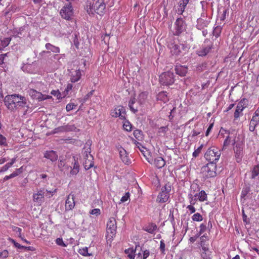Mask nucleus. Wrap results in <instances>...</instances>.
<instances>
[{
    "instance_id": "obj_47",
    "label": "nucleus",
    "mask_w": 259,
    "mask_h": 259,
    "mask_svg": "<svg viewBox=\"0 0 259 259\" xmlns=\"http://www.w3.org/2000/svg\"><path fill=\"white\" fill-rule=\"evenodd\" d=\"M221 31L222 27L220 26H217L213 30V35L217 37L220 36Z\"/></svg>"
},
{
    "instance_id": "obj_37",
    "label": "nucleus",
    "mask_w": 259,
    "mask_h": 259,
    "mask_svg": "<svg viewBox=\"0 0 259 259\" xmlns=\"http://www.w3.org/2000/svg\"><path fill=\"white\" fill-rule=\"evenodd\" d=\"M259 124V121L258 119L257 120L255 119V118H252L250 124H249V130L250 132H254L255 127L257 125Z\"/></svg>"
},
{
    "instance_id": "obj_29",
    "label": "nucleus",
    "mask_w": 259,
    "mask_h": 259,
    "mask_svg": "<svg viewBox=\"0 0 259 259\" xmlns=\"http://www.w3.org/2000/svg\"><path fill=\"white\" fill-rule=\"evenodd\" d=\"M156 99L157 100L162 101L164 103L167 102L169 100L166 92L164 91L159 93L156 96Z\"/></svg>"
},
{
    "instance_id": "obj_11",
    "label": "nucleus",
    "mask_w": 259,
    "mask_h": 259,
    "mask_svg": "<svg viewBox=\"0 0 259 259\" xmlns=\"http://www.w3.org/2000/svg\"><path fill=\"white\" fill-rule=\"evenodd\" d=\"M125 109L123 106H118L112 110L111 115L114 117H119L121 119L125 118Z\"/></svg>"
},
{
    "instance_id": "obj_15",
    "label": "nucleus",
    "mask_w": 259,
    "mask_h": 259,
    "mask_svg": "<svg viewBox=\"0 0 259 259\" xmlns=\"http://www.w3.org/2000/svg\"><path fill=\"white\" fill-rule=\"evenodd\" d=\"M45 191L44 189L38 190L37 193L33 194V201L40 204L44 200Z\"/></svg>"
},
{
    "instance_id": "obj_25",
    "label": "nucleus",
    "mask_w": 259,
    "mask_h": 259,
    "mask_svg": "<svg viewBox=\"0 0 259 259\" xmlns=\"http://www.w3.org/2000/svg\"><path fill=\"white\" fill-rule=\"evenodd\" d=\"M81 76V71L79 69L75 70L71 73L70 81L72 82H77L80 79Z\"/></svg>"
},
{
    "instance_id": "obj_36",
    "label": "nucleus",
    "mask_w": 259,
    "mask_h": 259,
    "mask_svg": "<svg viewBox=\"0 0 259 259\" xmlns=\"http://www.w3.org/2000/svg\"><path fill=\"white\" fill-rule=\"evenodd\" d=\"M45 47L47 50H50L53 53H59L60 52V49L59 47L53 46L50 43L46 44Z\"/></svg>"
},
{
    "instance_id": "obj_30",
    "label": "nucleus",
    "mask_w": 259,
    "mask_h": 259,
    "mask_svg": "<svg viewBox=\"0 0 259 259\" xmlns=\"http://www.w3.org/2000/svg\"><path fill=\"white\" fill-rule=\"evenodd\" d=\"M93 156L90 155V158L85 160L83 165L84 167L86 170L89 169L90 168L94 166Z\"/></svg>"
},
{
    "instance_id": "obj_2",
    "label": "nucleus",
    "mask_w": 259,
    "mask_h": 259,
    "mask_svg": "<svg viewBox=\"0 0 259 259\" xmlns=\"http://www.w3.org/2000/svg\"><path fill=\"white\" fill-rule=\"evenodd\" d=\"M105 7L106 6L103 0H98L92 4L91 2L89 4H87L86 9L89 15L93 14L95 12L100 15H103Z\"/></svg>"
},
{
    "instance_id": "obj_40",
    "label": "nucleus",
    "mask_w": 259,
    "mask_h": 259,
    "mask_svg": "<svg viewBox=\"0 0 259 259\" xmlns=\"http://www.w3.org/2000/svg\"><path fill=\"white\" fill-rule=\"evenodd\" d=\"M259 174V163L255 165L251 171V179H254Z\"/></svg>"
},
{
    "instance_id": "obj_5",
    "label": "nucleus",
    "mask_w": 259,
    "mask_h": 259,
    "mask_svg": "<svg viewBox=\"0 0 259 259\" xmlns=\"http://www.w3.org/2000/svg\"><path fill=\"white\" fill-rule=\"evenodd\" d=\"M172 185L169 182L166 183L161 188V191L158 195L156 201L159 203L166 202L169 197Z\"/></svg>"
},
{
    "instance_id": "obj_48",
    "label": "nucleus",
    "mask_w": 259,
    "mask_h": 259,
    "mask_svg": "<svg viewBox=\"0 0 259 259\" xmlns=\"http://www.w3.org/2000/svg\"><path fill=\"white\" fill-rule=\"evenodd\" d=\"M242 111L243 110H242L241 109L237 108V107H236L234 114V119H237L240 116L242 115Z\"/></svg>"
},
{
    "instance_id": "obj_44",
    "label": "nucleus",
    "mask_w": 259,
    "mask_h": 259,
    "mask_svg": "<svg viewBox=\"0 0 259 259\" xmlns=\"http://www.w3.org/2000/svg\"><path fill=\"white\" fill-rule=\"evenodd\" d=\"M249 191H250L249 186H247V185H245V186L243 188L242 192H241V198H244L247 195V194L249 192Z\"/></svg>"
},
{
    "instance_id": "obj_55",
    "label": "nucleus",
    "mask_w": 259,
    "mask_h": 259,
    "mask_svg": "<svg viewBox=\"0 0 259 259\" xmlns=\"http://www.w3.org/2000/svg\"><path fill=\"white\" fill-rule=\"evenodd\" d=\"M9 255V252L7 250H4L0 252V259L7 258Z\"/></svg>"
},
{
    "instance_id": "obj_4",
    "label": "nucleus",
    "mask_w": 259,
    "mask_h": 259,
    "mask_svg": "<svg viewBox=\"0 0 259 259\" xmlns=\"http://www.w3.org/2000/svg\"><path fill=\"white\" fill-rule=\"evenodd\" d=\"M187 29V24L184 18H178L174 23V34L176 36H180L186 32Z\"/></svg>"
},
{
    "instance_id": "obj_50",
    "label": "nucleus",
    "mask_w": 259,
    "mask_h": 259,
    "mask_svg": "<svg viewBox=\"0 0 259 259\" xmlns=\"http://www.w3.org/2000/svg\"><path fill=\"white\" fill-rule=\"evenodd\" d=\"M203 145H201L197 149H196L193 153V156L194 157H197L199 155L201 151Z\"/></svg>"
},
{
    "instance_id": "obj_60",
    "label": "nucleus",
    "mask_w": 259,
    "mask_h": 259,
    "mask_svg": "<svg viewBox=\"0 0 259 259\" xmlns=\"http://www.w3.org/2000/svg\"><path fill=\"white\" fill-rule=\"evenodd\" d=\"M0 145L2 146L7 145L6 138L2 135H0Z\"/></svg>"
},
{
    "instance_id": "obj_9",
    "label": "nucleus",
    "mask_w": 259,
    "mask_h": 259,
    "mask_svg": "<svg viewBox=\"0 0 259 259\" xmlns=\"http://www.w3.org/2000/svg\"><path fill=\"white\" fill-rule=\"evenodd\" d=\"M116 222L114 218H110L107 224V233L108 237L113 238L116 232Z\"/></svg>"
},
{
    "instance_id": "obj_24",
    "label": "nucleus",
    "mask_w": 259,
    "mask_h": 259,
    "mask_svg": "<svg viewBox=\"0 0 259 259\" xmlns=\"http://www.w3.org/2000/svg\"><path fill=\"white\" fill-rule=\"evenodd\" d=\"M136 99L135 97L132 98L128 102V107L134 113H136L139 109V105L136 104Z\"/></svg>"
},
{
    "instance_id": "obj_38",
    "label": "nucleus",
    "mask_w": 259,
    "mask_h": 259,
    "mask_svg": "<svg viewBox=\"0 0 259 259\" xmlns=\"http://www.w3.org/2000/svg\"><path fill=\"white\" fill-rule=\"evenodd\" d=\"M16 158H13L11 159V162L7 163L4 166H3L0 172L7 171L16 161Z\"/></svg>"
},
{
    "instance_id": "obj_49",
    "label": "nucleus",
    "mask_w": 259,
    "mask_h": 259,
    "mask_svg": "<svg viewBox=\"0 0 259 259\" xmlns=\"http://www.w3.org/2000/svg\"><path fill=\"white\" fill-rule=\"evenodd\" d=\"M165 243H164V241L163 240H161L160 242V247H159V249L160 250V251L161 252V253L164 254L165 253Z\"/></svg>"
},
{
    "instance_id": "obj_19",
    "label": "nucleus",
    "mask_w": 259,
    "mask_h": 259,
    "mask_svg": "<svg viewBox=\"0 0 259 259\" xmlns=\"http://www.w3.org/2000/svg\"><path fill=\"white\" fill-rule=\"evenodd\" d=\"M175 70L178 75L181 76H185L188 72V68L185 66L176 65Z\"/></svg>"
},
{
    "instance_id": "obj_7",
    "label": "nucleus",
    "mask_w": 259,
    "mask_h": 259,
    "mask_svg": "<svg viewBox=\"0 0 259 259\" xmlns=\"http://www.w3.org/2000/svg\"><path fill=\"white\" fill-rule=\"evenodd\" d=\"M175 75L172 72L167 71L162 73L159 76V81L163 85H170L175 81Z\"/></svg>"
},
{
    "instance_id": "obj_39",
    "label": "nucleus",
    "mask_w": 259,
    "mask_h": 259,
    "mask_svg": "<svg viewBox=\"0 0 259 259\" xmlns=\"http://www.w3.org/2000/svg\"><path fill=\"white\" fill-rule=\"evenodd\" d=\"M229 13V9H223L222 13L220 12L218 15V19H220L221 21H224L226 18L227 14Z\"/></svg>"
},
{
    "instance_id": "obj_46",
    "label": "nucleus",
    "mask_w": 259,
    "mask_h": 259,
    "mask_svg": "<svg viewBox=\"0 0 259 259\" xmlns=\"http://www.w3.org/2000/svg\"><path fill=\"white\" fill-rule=\"evenodd\" d=\"M58 167L60 170L63 171L65 168H68L69 166L65 165L64 160H60L58 161Z\"/></svg>"
},
{
    "instance_id": "obj_18",
    "label": "nucleus",
    "mask_w": 259,
    "mask_h": 259,
    "mask_svg": "<svg viewBox=\"0 0 259 259\" xmlns=\"http://www.w3.org/2000/svg\"><path fill=\"white\" fill-rule=\"evenodd\" d=\"M44 157L49 159L52 162L56 161L58 159V155L56 152L53 150L46 151L44 154Z\"/></svg>"
},
{
    "instance_id": "obj_14",
    "label": "nucleus",
    "mask_w": 259,
    "mask_h": 259,
    "mask_svg": "<svg viewBox=\"0 0 259 259\" xmlns=\"http://www.w3.org/2000/svg\"><path fill=\"white\" fill-rule=\"evenodd\" d=\"M28 93L32 99L38 100L39 101L47 99V98L44 97V95H42L40 92H37L34 89H29L28 91Z\"/></svg>"
},
{
    "instance_id": "obj_22",
    "label": "nucleus",
    "mask_w": 259,
    "mask_h": 259,
    "mask_svg": "<svg viewBox=\"0 0 259 259\" xmlns=\"http://www.w3.org/2000/svg\"><path fill=\"white\" fill-rule=\"evenodd\" d=\"M189 2V0H182L179 2L178 9L177 10V12L178 14H183Z\"/></svg>"
},
{
    "instance_id": "obj_8",
    "label": "nucleus",
    "mask_w": 259,
    "mask_h": 259,
    "mask_svg": "<svg viewBox=\"0 0 259 259\" xmlns=\"http://www.w3.org/2000/svg\"><path fill=\"white\" fill-rule=\"evenodd\" d=\"M61 17L67 20H70L73 15V9L70 3L65 4L60 11Z\"/></svg>"
},
{
    "instance_id": "obj_17",
    "label": "nucleus",
    "mask_w": 259,
    "mask_h": 259,
    "mask_svg": "<svg viewBox=\"0 0 259 259\" xmlns=\"http://www.w3.org/2000/svg\"><path fill=\"white\" fill-rule=\"evenodd\" d=\"M212 45H203L202 47L197 51L198 56L203 57L206 56L211 50Z\"/></svg>"
},
{
    "instance_id": "obj_63",
    "label": "nucleus",
    "mask_w": 259,
    "mask_h": 259,
    "mask_svg": "<svg viewBox=\"0 0 259 259\" xmlns=\"http://www.w3.org/2000/svg\"><path fill=\"white\" fill-rule=\"evenodd\" d=\"M56 243L57 245L61 246H66V245L64 243L62 238H58L56 240Z\"/></svg>"
},
{
    "instance_id": "obj_10",
    "label": "nucleus",
    "mask_w": 259,
    "mask_h": 259,
    "mask_svg": "<svg viewBox=\"0 0 259 259\" xmlns=\"http://www.w3.org/2000/svg\"><path fill=\"white\" fill-rule=\"evenodd\" d=\"M169 48L172 55L178 56L182 54V50H185L188 47L184 44L178 45L173 43L169 46Z\"/></svg>"
},
{
    "instance_id": "obj_57",
    "label": "nucleus",
    "mask_w": 259,
    "mask_h": 259,
    "mask_svg": "<svg viewBox=\"0 0 259 259\" xmlns=\"http://www.w3.org/2000/svg\"><path fill=\"white\" fill-rule=\"evenodd\" d=\"M90 213L98 216L101 214V210L99 208H94L90 211Z\"/></svg>"
},
{
    "instance_id": "obj_62",
    "label": "nucleus",
    "mask_w": 259,
    "mask_h": 259,
    "mask_svg": "<svg viewBox=\"0 0 259 259\" xmlns=\"http://www.w3.org/2000/svg\"><path fill=\"white\" fill-rule=\"evenodd\" d=\"M11 242L14 244V246L19 248V249H23V248H26L27 247L22 246L19 244L18 243L16 242L14 239H11Z\"/></svg>"
},
{
    "instance_id": "obj_12",
    "label": "nucleus",
    "mask_w": 259,
    "mask_h": 259,
    "mask_svg": "<svg viewBox=\"0 0 259 259\" xmlns=\"http://www.w3.org/2000/svg\"><path fill=\"white\" fill-rule=\"evenodd\" d=\"M210 22V18H199L197 20L196 28L198 30L204 29L208 27Z\"/></svg>"
},
{
    "instance_id": "obj_61",
    "label": "nucleus",
    "mask_w": 259,
    "mask_h": 259,
    "mask_svg": "<svg viewBox=\"0 0 259 259\" xmlns=\"http://www.w3.org/2000/svg\"><path fill=\"white\" fill-rule=\"evenodd\" d=\"M72 88H73V85L72 84L68 83L67 84V85L64 91V94L65 96H66L67 95H68V92L71 91L72 89Z\"/></svg>"
},
{
    "instance_id": "obj_54",
    "label": "nucleus",
    "mask_w": 259,
    "mask_h": 259,
    "mask_svg": "<svg viewBox=\"0 0 259 259\" xmlns=\"http://www.w3.org/2000/svg\"><path fill=\"white\" fill-rule=\"evenodd\" d=\"M230 143H231V140H230V137L229 136H228L226 137V138L225 139V141L224 142L223 150L226 149V148L229 145H230Z\"/></svg>"
},
{
    "instance_id": "obj_64",
    "label": "nucleus",
    "mask_w": 259,
    "mask_h": 259,
    "mask_svg": "<svg viewBox=\"0 0 259 259\" xmlns=\"http://www.w3.org/2000/svg\"><path fill=\"white\" fill-rule=\"evenodd\" d=\"M142 252H143L142 256H143V259H146L148 257V256L149 255V254H150L149 250H147V249H143Z\"/></svg>"
},
{
    "instance_id": "obj_3",
    "label": "nucleus",
    "mask_w": 259,
    "mask_h": 259,
    "mask_svg": "<svg viewBox=\"0 0 259 259\" xmlns=\"http://www.w3.org/2000/svg\"><path fill=\"white\" fill-rule=\"evenodd\" d=\"M221 151L214 147H210L207 149L204 154V157L209 163H216L220 158Z\"/></svg>"
},
{
    "instance_id": "obj_28",
    "label": "nucleus",
    "mask_w": 259,
    "mask_h": 259,
    "mask_svg": "<svg viewBox=\"0 0 259 259\" xmlns=\"http://www.w3.org/2000/svg\"><path fill=\"white\" fill-rule=\"evenodd\" d=\"M143 248L139 245H136L134 250L135 258V259H143Z\"/></svg>"
},
{
    "instance_id": "obj_32",
    "label": "nucleus",
    "mask_w": 259,
    "mask_h": 259,
    "mask_svg": "<svg viewBox=\"0 0 259 259\" xmlns=\"http://www.w3.org/2000/svg\"><path fill=\"white\" fill-rule=\"evenodd\" d=\"M157 228V226L155 224L151 223L147 226L145 227V228H144V230L150 234H153Z\"/></svg>"
},
{
    "instance_id": "obj_56",
    "label": "nucleus",
    "mask_w": 259,
    "mask_h": 259,
    "mask_svg": "<svg viewBox=\"0 0 259 259\" xmlns=\"http://www.w3.org/2000/svg\"><path fill=\"white\" fill-rule=\"evenodd\" d=\"M124 130L127 131H131L132 130V125L128 121H125L123 125Z\"/></svg>"
},
{
    "instance_id": "obj_53",
    "label": "nucleus",
    "mask_w": 259,
    "mask_h": 259,
    "mask_svg": "<svg viewBox=\"0 0 259 259\" xmlns=\"http://www.w3.org/2000/svg\"><path fill=\"white\" fill-rule=\"evenodd\" d=\"M199 234H202L207 229L206 224L202 223L200 225Z\"/></svg>"
},
{
    "instance_id": "obj_6",
    "label": "nucleus",
    "mask_w": 259,
    "mask_h": 259,
    "mask_svg": "<svg viewBox=\"0 0 259 259\" xmlns=\"http://www.w3.org/2000/svg\"><path fill=\"white\" fill-rule=\"evenodd\" d=\"M217 165L213 163H208L201 168V172L206 178L214 177L216 173Z\"/></svg>"
},
{
    "instance_id": "obj_16",
    "label": "nucleus",
    "mask_w": 259,
    "mask_h": 259,
    "mask_svg": "<svg viewBox=\"0 0 259 259\" xmlns=\"http://www.w3.org/2000/svg\"><path fill=\"white\" fill-rule=\"evenodd\" d=\"M71 168L70 174L72 175H76L79 171V165L77 159L75 158V156H73L72 160V166H70Z\"/></svg>"
},
{
    "instance_id": "obj_1",
    "label": "nucleus",
    "mask_w": 259,
    "mask_h": 259,
    "mask_svg": "<svg viewBox=\"0 0 259 259\" xmlns=\"http://www.w3.org/2000/svg\"><path fill=\"white\" fill-rule=\"evenodd\" d=\"M4 103L9 109L13 111L25 107L29 108L26 98L19 94H14L6 96Z\"/></svg>"
},
{
    "instance_id": "obj_35",
    "label": "nucleus",
    "mask_w": 259,
    "mask_h": 259,
    "mask_svg": "<svg viewBox=\"0 0 259 259\" xmlns=\"http://www.w3.org/2000/svg\"><path fill=\"white\" fill-rule=\"evenodd\" d=\"M148 93L146 92L141 93L138 97V102L139 105L144 104L147 98Z\"/></svg>"
},
{
    "instance_id": "obj_58",
    "label": "nucleus",
    "mask_w": 259,
    "mask_h": 259,
    "mask_svg": "<svg viewBox=\"0 0 259 259\" xmlns=\"http://www.w3.org/2000/svg\"><path fill=\"white\" fill-rule=\"evenodd\" d=\"M76 106L74 103H69L66 106V110L67 112H69L73 110Z\"/></svg>"
},
{
    "instance_id": "obj_51",
    "label": "nucleus",
    "mask_w": 259,
    "mask_h": 259,
    "mask_svg": "<svg viewBox=\"0 0 259 259\" xmlns=\"http://www.w3.org/2000/svg\"><path fill=\"white\" fill-rule=\"evenodd\" d=\"M133 134L135 137L138 140L142 138V132L140 130H136L134 131Z\"/></svg>"
},
{
    "instance_id": "obj_41",
    "label": "nucleus",
    "mask_w": 259,
    "mask_h": 259,
    "mask_svg": "<svg viewBox=\"0 0 259 259\" xmlns=\"http://www.w3.org/2000/svg\"><path fill=\"white\" fill-rule=\"evenodd\" d=\"M188 198L189 200L190 205H194L196 203L197 198H194L192 191L188 194Z\"/></svg>"
},
{
    "instance_id": "obj_23",
    "label": "nucleus",
    "mask_w": 259,
    "mask_h": 259,
    "mask_svg": "<svg viewBox=\"0 0 259 259\" xmlns=\"http://www.w3.org/2000/svg\"><path fill=\"white\" fill-rule=\"evenodd\" d=\"M234 150L237 161L239 162L241 159L243 148L240 144H236V146L234 147Z\"/></svg>"
},
{
    "instance_id": "obj_26",
    "label": "nucleus",
    "mask_w": 259,
    "mask_h": 259,
    "mask_svg": "<svg viewBox=\"0 0 259 259\" xmlns=\"http://www.w3.org/2000/svg\"><path fill=\"white\" fill-rule=\"evenodd\" d=\"M120 157L122 162L128 164L130 163V160L126 154V152L124 149L121 148L119 151Z\"/></svg>"
},
{
    "instance_id": "obj_20",
    "label": "nucleus",
    "mask_w": 259,
    "mask_h": 259,
    "mask_svg": "<svg viewBox=\"0 0 259 259\" xmlns=\"http://www.w3.org/2000/svg\"><path fill=\"white\" fill-rule=\"evenodd\" d=\"M92 145V141L88 140L84 147V151L82 152L85 159H90L91 153V146Z\"/></svg>"
},
{
    "instance_id": "obj_27",
    "label": "nucleus",
    "mask_w": 259,
    "mask_h": 259,
    "mask_svg": "<svg viewBox=\"0 0 259 259\" xmlns=\"http://www.w3.org/2000/svg\"><path fill=\"white\" fill-rule=\"evenodd\" d=\"M154 164L157 168H161L165 165V161L162 157H157L154 159Z\"/></svg>"
},
{
    "instance_id": "obj_33",
    "label": "nucleus",
    "mask_w": 259,
    "mask_h": 259,
    "mask_svg": "<svg viewBox=\"0 0 259 259\" xmlns=\"http://www.w3.org/2000/svg\"><path fill=\"white\" fill-rule=\"evenodd\" d=\"M22 172V168H17L16 169V170L15 171H14L13 173H12L9 176H6L4 178V180L7 181L10 179H12V178L17 176L19 174H20Z\"/></svg>"
},
{
    "instance_id": "obj_21",
    "label": "nucleus",
    "mask_w": 259,
    "mask_h": 259,
    "mask_svg": "<svg viewBox=\"0 0 259 259\" xmlns=\"http://www.w3.org/2000/svg\"><path fill=\"white\" fill-rule=\"evenodd\" d=\"M209 245L203 246L202 247V252L201 256L203 259H211V251L209 250Z\"/></svg>"
},
{
    "instance_id": "obj_43",
    "label": "nucleus",
    "mask_w": 259,
    "mask_h": 259,
    "mask_svg": "<svg viewBox=\"0 0 259 259\" xmlns=\"http://www.w3.org/2000/svg\"><path fill=\"white\" fill-rule=\"evenodd\" d=\"M78 252L79 254L84 256H90L92 255V254L88 252V248L87 247L79 249Z\"/></svg>"
},
{
    "instance_id": "obj_13",
    "label": "nucleus",
    "mask_w": 259,
    "mask_h": 259,
    "mask_svg": "<svg viewBox=\"0 0 259 259\" xmlns=\"http://www.w3.org/2000/svg\"><path fill=\"white\" fill-rule=\"evenodd\" d=\"M75 206L74 196L70 194L65 201V207L66 211L72 210Z\"/></svg>"
},
{
    "instance_id": "obj_42",
    "label": "nucleus",
    "mask_w": 259,
    "mask_h": 259,
    "mask_svg": "<svg viewBox=\"0 0 259 259\" xmlns=\"http://www.w3.org/2000/svg\"><path fill=\"white\" fill-rule=\"evenodd\" d=\"M198 199L200 201H204L207 200V194L204 190H201L198 193Z\"/></svg>"
},
{
    "instance_id": "obj_31",
    "label": "nucleus",
    "mask_w": 259,
    "mask_h": 259,
    "mask_svg": "<svg viewBox=\"0 0 259 259\" xmlns=\"http://www.w3.org/2000/svg\"><path fill=\"white\" fill-rule=\"evenodd\" d=\"M11 40L10 37H6L0 39V51L7 47Z\"/></svg>"
},
{
    "instance_id": "obj_34",
    "label": "nucleus",
    "mask_w": 259,
    "mask_h": 259,
    "mask_svg": "<svg viewBox=\"0 0 259 259\" xmlns=\"http://www.w3.org/2000/svg\"><path fill=\"white\" fill-rule=\"evenodd\" d=\"M248 105V100L246 98L242 99L237 104V108L241 109L243 110Z\"/></svg>"
},
{
    "instance_id": "obj_59",
    "label": "nucleus",
    "mask_w": 259,
    "mask_h": 259,
    "mask_svg": "<svg viewBox=\"0 0 259 259\" xmlns=\"http://www.w3.org/2000/svg\"><path fill=\"white\" fill-rule=\"evenodd\" d=\"M51 94L54 96H56L58 99L62 98L61 93L58 90H53L51 91Z\"/></svg>"
},
{
    "instance_id": "obj_45",
    "label": "nucleus",
    "mask_w": 259,
    "mask_h": 259,
    "mask_svg": "<svg viewBox=\"0 0 259 259\" xmlns=\"http://www.w3.org/2000/svg\"><path fill=\"white\" fill-rule=\"evenodd\" d=\"M192 219L193 221L200 222L203 220V217L200 213L197 212L192 215Z\"/></svg>"
},
{
    "instance_id": "obj_52",
    "label": "nucleus",
    "mask_w": 259,
    "mask_h": 259,
    "mask_svg": "<svg viewBox=\"0 0 259 259\" xmlns=\"http://www.w3.org/2000/svg\"><path fill=\"white\" fill-rule=\"evenodd\" d=\"M130 194L129 192H126L124 196H123L121 199L120 202L123 203L127 201L130 199Z\"/></svg>"
}]
</instances>
